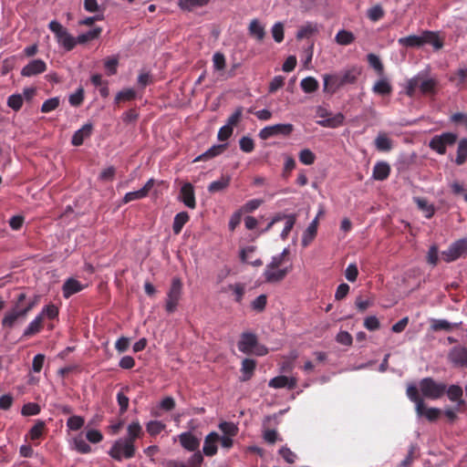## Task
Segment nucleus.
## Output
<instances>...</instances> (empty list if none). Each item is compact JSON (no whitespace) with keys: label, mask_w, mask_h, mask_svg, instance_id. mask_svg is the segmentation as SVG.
I'll return each mask as SVG.
<instances>
[{"label":"nucleus","mask_w":467,"mask_h":467,"mask_svg":"<svg viewBox=\"0 0 467 467\" xmlns=\"http://www.w3.org/2000/svg\"><path fill=\"white\" fill-rule=\"evenodd\" d=\"M360 73L359 67H352L338 74H326L323 76V89L325 92L334 93L345 85L355 83Z\"/></svg>","instance_id":"1"},{"label":"nucleus","mask_w":467,"mask_h":467,"mask_svg":"<svg viewBox=\"0 0 467 467\" xmlns=\"http://www.w3.org/2000/svg\"><path fill=\"white\" fill-rule=\"evenodd\" d=\"M399 44L406 47H420L425 44H431L435 49L442 47V43L439 40L437 35L432 31H424L420 36L410 35L400 37Z\"/></svg>","instance_id":"2"},{"label":"nucleus","mask_w":467,"mask_h":467,"mask_svg":"<svg viewBox=\"0 0 467 467\" xmlns=\"http://www.w3.org/2000/svg\"><path fill=\"white\" fill-rule=\"evenodd\" d=\"M419 388L421 395L430 400H438L441 398L446 391V384L434 380L427 377L419 382Z\"/></svg>","instance_id":"3"},{"label":"nucleus","mask_w":467,"mask_h":467,"mask_svg":"<svg viewBox=\"0 0 467 467\" xmlns=\"http://www.w3.org/2000/svg\"><path fill=\"white\" fill-rule=\"evenodd\" d=\"M135 446L129 441L120 438L117 440L109 451V454L114 460L120 462L122 459H130L135 455Z\"/></svg>","instance_id":"4"},{"label":"nucleus","mask_w":467,"mask_h":467,"mask_svg":"<svg viewBox=\"0 0 467 467\" xmlns=\"http://www.w3.org/2000/svg\"><path fill=\"white\" fill-rule=\"evenodd\" d=\"M317 116L320 119L317 120V123L321 127L329 129H336L341 126L345 119V116L341 112L333 114L320 106L317 109Z\"/></svg>","instance_id":"5"},{"label":"nucleus","mask_w":467,"mask_h":467,"mask_svg":"<svg viewBox=\"0 0 467 467\" xmlns=\"http://www.w3.org/2000/svg\"><path fill=\"white\" fill-rule=\"evenodd\" d=\"M457 138V134L453 132H443L433 136L429 142V147L438 154L443 155L446 153L447 147L455 144Z\"/></svg>","instance_id":"6"},{"label":"nucleus","mask_w":467,"mask_h":467,"mask_svg":"<svg viewBox=\"0 0 467 467\" xmlns=\"http://www.w3.org/2000/svg\"><path fill=\"white\" fill-rule=\"evenodd\" d=\"M182 284L180 278H173L171 285L167 293L165 309L168 313H173L182 296Z\"/></svg>","instance_id":"7"},{"label":"nucleus","mask_w":467,"mask_h":467,"mask_svg":"<svg viewBox=\"0 0 467 467\" xmlns=\"http://www.w3.org/2000/svg\"><path fill=\"white\" fill-rule=\"evenodd\" d=\"M294 126L290 123H278L272 126H266L259 131L261 140H267L277 135L288 136L292 133Z\"/></svg>","instance_id":"8"},{"label":"nucleus","mask_w":467,"mask_h":467,"mask_svg":"<svg viewBox=\"0 0 467 467\" xmlns=\"http://www.w3.org/2000/svg\"><path fill=\"white\" fill-rule=\"evenodd\" d=\"M467 254V239L462 238L453 242L446 251L442 252L443 259L447 262H453Z\"/></svg>","instance_id":"9"},{"label":"nucleus","mask_w":467,"mask_h":467,"mask_svg":"<svg viewBox=\"0 0 467 467\" xmlns=\"http://www.w3.org/2000/svg\"><path fill=\"white\" fill-rule=\"evenodd\" d=\"M26 315L22 310L21 306L14 305L9 309L2 319V326L5 328H13L17 323L22 322L26 318Z\"/></svg>","instance_id":"10"},{"label":"nucleus","mask_w":467,"mask_h":467,"mask_svg":"<svg viewBox=\"0 0 467 467\" xmlns=\"http://www.w3.org/2000/svg\"><path fill=\"white\" fill-rule=\"evenodd\" d=\"M415 78H419V79H417L418 88L422 94H433L435 92L437 80L429 76L428 70H421L418 72V74L415 75Z\"/></svg>","instance_id":"11"},{"label":"nucleus","mask_w":467,"mask_h":467,"mask_svg":"<svg viewBox=\"0 0 467 467\" xmlns=\"http://www.w3.org/2000/svg\"><path fill=\"white\" fill-rule=\"evenodd\" d=\"M448 358L454 367L467 366V348L461 345L453 347L449 351Z\"/></svg>","instance_id":"12"},{"label":"nucleus","mask_w":467,"mask_h":467,"mask_svg":"<svg viewBox=\"0 0 467 467\" xmlns=\"http://www.w3.org/2000/svg\"><path fill=\"white\" fill-rule=\"evenodd\" d=\"M257 342L258 339L255 334L252 332H244L241 334L237 347L240 352L251 355L253 348L256 347Z\"/></svg>","instance_id":"13"},{"label":"nucleus","mask_w":467,"mask_h":467,"mask_svg":"<svg viewBox=\"0 0 467 467\" xmlns=\"http://www.w3.org/2000/svg\"><path fill=\"white\" fill-rule=\"evenodd\" d=\"M179 441L183 449L195 451L199 449L201 438L191 431H184L178 435Z\"/></svg>","instance_id":"14"},{"label":"nucleus","mask_w":467,"mask_h":467,"mask_svg":"<svg viewBox=\"0 0 467 467\" xmlns=\"http://www.w3.org/2000/svg\"><path fill=\"white\" fill-rule=\"evenodd\" d=\"M220 434L216 431H211L206 435L202 446V453L207 457H213L218 451Z\"/></svg>","instance_id":"15"},{"label":"nucleus","mask_w":467,"mask_h":467,"mask_svg":"<svg viewBox=\"0 0 467 467\" xmlns=\"http://www.w3.org/2000/svg\"><path fill=\"white\" fill-rule=\"evenodd\" d=\"M179 200L183 202L185 206L190 209H194L196 206L194 188L192 183L185 182L180 190Z\"/></svg>","instance_id":"16"},{"label":"nucleus","mask_w":467,"mask_h":467,"mask_svg":"<svg viewBox=\"0 0 467 467\" xmlns=\"http://www.w3.org/2000/svg\"><path fill=\"white\" fill-rule=\"evenodd\" d=\"M47 69V65L42 59H33L29 61L21 70L24 77H32L43 73Z\"/></svg>","instance_id":"17"},{"label":"nucleus","mask_w":467,"mask_h":467,"mask_svg":"<svg viewBox=\"0 0 467 467\" xmlns=\"http://www.w3.org/2000/svg\"><path fill=\"white\" fill-rule=\"evenodd\" d=\"M86 285L81 284L79 281L73 277L67 278L62 285V293L65 298H69L71 296L82 291Z\"/></svg>","instance_id":"18"},{"label":"nucleus","mask_w":467,"mask_h":467,"mask_svg":"<svg viewBox=\"0 0 467 467\" xmlns=\"http://www.w3.org/2000/svg\"><path fill=\"white\" fill-rule=\"evenodd\" d=\"M296 378L291 377L288 378L286 376H277L271 379L268 382V386L273 389H282L286 388L288 389H293L296 385Z\"/></svg>","instance_id":"19"},{"label":"nucleus","mask_w":467,"mask_h":467,"mask_svg":"<svg viewBox=\"0 0 467 467\" xmlns=\"http://www.w3.org/2000/svg\"><path fill=\"white\" fill-rule=\"evenodd\" d=\"M275 268H265L264 272V276L265 281L268 283H277L282 281L286 275L290 272L291 266L285 267L282 269L275 270Z\"/></svg>","instance_id":"20"},{"label":"nucleus","mask_w":467,"mask_h":467,"mask_svg":"<svg viewBox=\"0 0 467 467\" xmlns=\"http://www.w3.org/2000/svg\"><path fill=\"white\" fill-rule=\"evenodd\" d=\"M449 400L452 402H456L457 409L467 407L466 402L462 400V389L459 385L446 386V391Z\"/></svg>","instance_id":"21"},{"label":"nucleus","mask_w":467,"mask_h":467,"mask_svg":"<svg viewBox=\"0 0 467 467\" xmlns=\"http://www.w3.org/2000/svg\"><path fill=\"white\" fill-rule=\"evenodd\" d=\"M407 396L409 400L415 404L417 416H420L422 414V410L424 409V400L420 397L416 386L413 384L408 386Z\"/></svg>","instance_id":"22"},{"label":"nucleus","mask_w":467,"mask_h":467,"mask_svg":"<svg viewBox=\"0 0 467 467\" xmlns=\"http://www.w3.org/2000/svg\"><path fill=\"white\" fill-rule=\"evenodd\" d=\"M93 126L91 123L84 124L79 130H76L72 136L71 143L74 146H80L83 141L92 133Z\"/></svg>","instance_id":"23"},{"label":"nucleus","mask_w":467,"mask_h":467,"mask_svg":"<svg viewBox=\"0 0 467 467\" xmlns=\"http://www.w3.org/2000/svg\"><path fill=\"white\" fill-rule=\"evenodd\" d=\"M390 173V166L387 161H378L373 167L372 178L376 181H385Z\"/></svg>","instance_id":"24"},{"label":"nucleus","mask_w":467,"mask_h":467,"mask_svg":"<svg viewBox=\"0 0 467 467\" xmlns=\"http://www.w3.org/2000/svg\"><path fill=\"white\" fill-rule=\"evenodd\" d=\"M380 76L381 78L373 85L372 91L380 96L389 95L392 92V86L387 77Z\"/></svg>","instance_id":"25"},{"label":"nucleus","mask_w":467,"mask_h":467,"mask_svg":"<svg viewBox=\"0 0 467 467\" xmlns=\"http://www.w3.org/2000/svg\"><path fill=\"white\" fill-rule=\"evenodd\" d=\"M249 35L258 41H262L265 36V26L258 20L253 19L248 26Z\"/></svg>","instance_id":"26"},{"label":"nucleus","mask_w":467,"mask_h":467,"mask_svg":"<svg viewBox=\"0 0 467 467\" xmlns=\"http://www.w3.org/2000/svg\"><path fill=\"white\" fill-rule=\"evenodd\" d=\"M225 147H226V144L213 145L210 149H208L206 151H204L201 155L197 156L193 160V162L213 159V158L220 155L224 150Z\"/></svg>","instance_id":"27"},{"label":"nucleus","mask_w":467,"mask_h":467,"mask_svg":"<svg viewBox=\"0 0 467 467\" xmlns=\"http://www.w3.org/2000/svg\"><path fill=\"white\" fill-rule=\"evenodd\" d=\"M317 220L318 216L313 219V221L309 223L307 228L303 234L302 236V245L306 247L315 238L317 231Z\"/></svg>","instance_id":"28"},{"label":"nucleus","mask_w":467,"mask_h":467,"mask_svg":"<svg viewBox=\"0 0 467 467\" xmlns=\"http://www.w3.org/2000/svg\"><path fill=\"white\" fill-rule=\"evenodd\" d=\"M230 182H231V177L229 175H227V176L223 175V176H221L220 179L212 182L208 185V192L211 193L223 192L230 185Z\"/></svg>","instance_id":"29"},{"label":"nucleus","mask_w":467,"mask_h":467,"mask_svg":"<svg viewBox=\"0 0 467 467\" xmlns=\"http://www.w3.org/2000/svg\"><path fill=\"white\" fill-rule=\"evenodd\" d=\"M374 144L379 151H389L392 149V140L383 132L378 134Z\"/></svg>","instance_id":"30"},{"label":"nucleus","mask_w":467,"mask_h":467,"mask_svg":"<svg viewBox=\"0 0 467 467\" xmlns=\"http://www.w3.org/2000/svg\"><path fill=\"white\" fill-rule=\"evenodd\" d=\"M466 160H467V138H462L458 142L455 163L457 165H462L466 161Z\"/></svg>","instance_id":"31"},{"label":"nucleus","mask_w":467,"mask_h":467,"mask_svg":"<svg viewBox=\"0 0 467 467\" xmlns=\"http://www.w3.org/2000/svg\"><path fill=\"white\" fill-rule=\"evenodd\" d=\"M355 35L352 32L341 29L337 33L335 41L338 45L348 46L352 44L355 41Z\"/></svg>","instance_id":"32"},{"label":"nucleus","mask_w":467,"mask_h":467,"mask_svg":"<svg viewBox=\"0 0 467 467\" xmlns=\"http://www.w3.org/2000/svg\"><path fill=\"white\" fill-rule=\"evenodd\" d=\"M256 363L254 359L251 358H244L242 362V380L246 381L251 379V377L254 374V370L255 368Z\"/></svg>","instance_id":"33"},{"label":"nucleus","mask_w":467,"mask_h":467,"mask_svg":"<svg viewBox=\"0 0 467 467\" xmlns=\"http://www.w3.org/2000/svg\"><path fill=\"white\" fill-rule=\"evenodd\" d=\"M318 31V26L317 24L308 22L305 26H301L297 33H296V38L297 39H303L309 37L310 36L316 34Z\"/></svg>","instance_id":"34"},{"label":"nucleus","mask_w":467,"mask_h":467,"mask_svg":"<svg viewBox=\"0 0 467 467\" xmlns=\"http://www.w3.org/2000/svg\"><path fill=\"white\" fill-rule=\"evenodd\" d=\"M140 433L141 426L139 421H132L127 428V437L123 439L134 444V441L140 437Z\"/></svg>","instance_id":"35"},{"label":"nucleus","mask_w":467,"mask_h":467,"mask_svg":"<svg viewBox=\"0 0 467 467\" xmlns=\"http://www.w3.org/2000/svg\"><path fill=\"white\" fill-rule=\"evenodd\" d=\"M189 221V215L186 212L177 213L173 219L172 230L175 234L181 233L184 224Z\"/></svg>","instance_id":"36"},{"label":"nucleus","mask_w":467,"mask_h":467,"mask_svg":"<svg viewBox=\"0 0 467 467\" xmlns=\"http://www.w3.org/2000/svg\"><path fill=\"white\" fill-rule=\"evenodd\" d=\"M450 81L453 82L457 88H462L467 82V67H460L450 77Z\"/></svg>","instance_id":"37"},{"label":"nucleus","mask_w":467,"mask_h":467,"mask_svg":"<svg viewBox=\"0 0 467 467\" xmlns=\"http://www.w3.org/2000/svg\"><path fill=\"white\" fill-rule=\"evenodd\" d=\"M219 430L222 431V435L235 437L238 433V427L232 421H222L218 425Z\"/></svg>","instance_id":"38"},{"label":"nucleus","mask_w":467,"mask_h":467,"mask_svg":"<svg viewBox=\"0 0 467 467\" xmlns=\"http://www.w3.org/2000/svg\"><path fill=\"white\" fill-rule=\"evenodd\" d=\"M210 0H179V6L182 10L192 11L194 8L206 5Z\"/></svg>","instance_id":"39"},{"label":"nucleus","mask_w":467,"mask_h":467,"mask_svg":"<svg viewBox=\"0 0 467 467\" xmlns=\"http://www.w3.org/2000/svg\"><path fill=\"white\" fill-rule=\"evenodd\" d=\"M41 317L36 316L25 328L23 337H28L38 333L41 329Z\"/></svg>","instance_id":"40"},{"label":"nucleus","mask_w":467,"mask_h":467,"mask_svg":"<svg viewBox=\"0 0 467 467\" xmlns=\"http://www.w3.org/2000/svg\"><path fill=\"white\" fill-rule=\"evenodd\" d=\"M57 42L66 50H71L77 43L75 37H73L67 30L62 35L58 36Z\"/></svg>","instance_id":"41"},{"label":"nucleus","mask_w":467,"mask_h":467,"mask_svg":"<svg viewBox=\"0 0 467 467\" xmlns=\"http://www.w3.org/2000/svg\"><path fill=\"white\" fill-rule=\"evenodd\" d=\"M415 202L417 203L419 209H420L424 213L426 218H431L435 213L434 206L424 198H415Z\"/></svg>","instance_id":"42"},{"label":"nucleus","mask_w":467,"mask_h":467,"mask_svg":"<svg viewBox=\"0 0 467 467\" xmlns=\"http://www.w3.org/2000/svg\"><path fill=\"white\" fill-rule=\"evenodd\" d=\"M318 81L313 77H306L300 82V87L306 93L315 92L318 88Z\"/></svg>","instance_id":"43"},{"label":"nucleus","mask_w":467,"mask_h":467,"mask_svg":"<svg viewBox=\"0 0 467 467\" xmlns=\"http://www.w3.org/2000/svg\"><path fill=\"white\" fill-rule=\"evenodd\" d=\"M74 449L80 453H88L91 451L90 445L83 439L81 435H78L73 439Z\"/></svg>","instance_id":"44"},{"label":"nucleus","mask_w":467,"mask_h":467,"mask_svg":"<svg viewBox=\"0 0 467 467\" xmlns=\"http://www.w3.org/2000/svg\"><path fill=\"white\" fill-rule=\"evenodd\" d=\"M137 92L133 88H125L118 92L115 96L114 102L118 104L121 100L130 101L136 98Z\"/></svg>","instance_id":"45"},{"label":"nucleus","mask_w":467,"mask_h":467,"mask_svg":"<svg viewBox=\"0 0 467 467\" xmlns=\"http://www.w3.org/2000/svg\"><path fill=\"white\" fill-rule=\"evenodd\" d=\"M164 429L165 424L161 420H150L146 424V430L151 436L160 434Z\"/></svg>","instance_id":"46"},{"label":"nucleus","mask_w":467,"mask_h":467,"mask_svg":"<svg viewBox=\"0 0 467 467\" xmlns=\"http://www.w3.org/2000/svg\"><path fill=\"white\" fill-rule=\"evenodd\" d=\"M101 33V28L100 27H95L93 29H90L83 34H80L78 36V43H86L89 40H93L95 38H97Z\"/></svg>","instance_id":"47"},{"label":"nucleus","mask_w":467,"mask_h":467,"mask_svg":"<svg viewBox=\"0 0 467 467\" xmlns=\"http://www.w3.org/2000/svg\"><path fill=\"white\" fill-rule=\"evenodd\" d=\"M456 326V324L453 325L446 319H433L431 324V329L434 331H451Z\"/></svg>","instance_id":"48"},{"label":"nucleus","mask_w":467,"mask_h":467,"mask_svg":"<svg viewBox=\"0 0 467 467\" xmlns=\"http://www.w3.org/2000/svg\"><path fill=\"white\" fill-rule=\"evenodd\" d=\"M84 423L85 420L83 417L78 415H73L67 419V427L70 431H78L84 426Z\"/></svg>","instance_id":"49"},{"label":"nucleus","mask_w":467,"mask_h":467,"mask_svg":"<svg viewBox=\"0 0 467 467\" xmlns=\"http://www.w3.org/2000/svg\"><path fill=\"white\" fill-rule=\"evenodd\" d=\"M60 103V99L58 97H53L47 100H45L41 106V112L48 113L55 110Z\"/></svg>","instance_id":"50"},{"label":"nucleus","mask_w":467,"mask_h":467,"mask_svg":"<svg viewBox=\"0 0 467 467\" xmlns=\"http://www.w3.org/2000/svg\"><path fill=\"white\" fill-rule=\"evenodd\" d=\"M367 60L371 67H373L379 75H383V64L379 56L370 53L367 56Z\"/></svg>","instance_id":"51"},{"label":"nucleus","mask_w":467,"mask_h":467,"mask_svg":"<svg viewBox=\"0 0 467 467\" xmlns=\"http://www.w3.org/2000/svg\"><path fill=\"white\" fill-rule=\"evenodd\" d=\"M58 315V309L54 305H47L45 306L41 312L37 315V317H41V321L44 317H47L49 319H54Z\"/></svg>","instance_id":"52"},{"label":"nucleus","mask_w":467,"mask_h":467,"mask_svg":"<svg viewBox=\"0 0 467 467\" xmlns=\"http://www.w3.org/2000/svg\"><path fill=\"white\" fill-rule=\"evenodd\" d=\"M46 422L42 420H37L35 425L29 431L31 440H37L41 437Z\"/></svg>","instance_id":"53"},{"label":"nucleus","mask_w":467,"mask_h":467,"mask_svg":"<svg viewBox=\"0 0 467 467\" xmlns=\"http://www.w3.org/2000/svg\"><path fill=\"white\" fill-rule=\"evenodd\" d=\"M296 214L291 213V214L287 215V220L285 221L284 229L280 234V237L283 240H285L287 238L290 231L292 230V228L294 227V225L296 223Z\"/></svg>","instance_id":"54"},{"label":"nucleus","mask_w":467,"mask_h":467,"mask_svg":"<svg viewBox=\"0 0 467 467\" xmlns=\"http://www.w3.org/2000/svg\"><path fill=\"white\" fill-rule=\"evenodd\" d=\"M368 17L373 21L376 22L383 17L384 16V10L380 5H375L374 6L370 7L367 12Z\"/></svg>","instance_id":"55"},{"label":"nucleus","mask_w":467,"mask_h":467,"mask_svg":"<svg viewBox=\"0 0 467 467\" xmlns=\"http://www.w3.org/2000/svg\"><path fill=\"white\" fill-rule=\"evenodd\" d=\"M226 65L225 57L221 52H216L213 56V67L215 71H222Z\"/></svg>","instance_id":"56"},{"label":"nucleus","mask_w":467,"mask_h":467,"mask_svg":"<svg viewBox=\"0 0 467 467\" xmlns=\"http://www.w3.org/2000/svg\"><path fill=\"white\" fill-rule=\"evenodd\" d=\"M23 105V98L20 94H13L7 99V106L12 109L17 111Z\"/></svg>","instance_id":"57"},{"label":"nucleus","mask_w":467,"mask_h":467,"mask_svg":"<svg viewBox=\"0 0 467 467\" xmlns=\"http://www.w3.org/2000/svg\"><path fill=\"white\" fill-rule=\"evenodd\" d=\"M299 161L305 165H311L316 160L315 154L308 149H304L299 152Z\"/></svg>","instance_id":"58"},{"label":"nucleus","mask_w":467,"mask_h":467,"mask_svg":"<svg viewBox=\"0 0 467 467\" xmlns=\"http://www.w3.org/2000/svg\"><path fill=\"white\" fill-rule=\"evenodd\" d=\"M273 38L275 42L281 43L284 39V26L281 22H276L271 28Z\"/></svg>","instance_id":"59"},{"label":"nucleus","mask_w":467,"mask_h":467,"mask_svg":"<svg viewBox=\"0 0 467 467\" xmlns=\"http://www.w3.org/2000/svg\"><path fill=\"white\" fill-rule=\"evenodd\" d=\"M40 412V407L38 404L34 402H28L22 408L21 413L24 416H34Z\"/></svg>","instance_id":"60"},{"label":"nucleus","mask_w":467,"mask_h":467,"mask_svg":"<svg viewBox=\"0 0 467 467\" xmlns=\"http://www.w3.org/2000/svg\"><path fill=\"white\" fill-rule=\"evenodd\" d=\"M84 99V90L82 88H79L76 90L75 93L71 94L68 98V102L73 107H78Z\"/></svg>","instance_id":"61"},{"label":"nucleus","mask_w":467,"mask_h":467,"mask_svg":"<svg viewBox=\"0 0 467 467\" xmlns=\"http://www.w3.org/2000/svg\"><path fill=\"white\" fill-rule=\"evenodd\" d=\"M441 414V410L438 408H426L424 406V409L422 410V414L420 417H425L430 421H434L438 419L439 415Z\"/></svg>","instance_id":"62"},{"label":"nucleus","mask_w":467,"mask_h":467,"mask_svg":"<svg viewBox=\"0 0 467 467\" xmlns=\"http://www.w3.org/2000/svg\"><path fill=\"white\" fill-rule=\"evenodd\" d=\"M267 297L265 295L258 296L254 300L252 301L251 306L256 312H262L266 306Z\"/></svg>","instance_id":"63"},{"label":"nucleus","mask_w":467,"mask_h":467,"mask_svg":"<svg viewBox=\"0 0 467 467\" xmlns=\"http://www.w3.org/2000/svg\"><path fill=\"white\" fill-rule=\"evenodd\" d=\"M263 202L264 200L262 199L249 200L244 204L240 211H242V213H252L255 211Z\"/></svg>","instance_id":"64"}]
</instances>
